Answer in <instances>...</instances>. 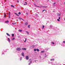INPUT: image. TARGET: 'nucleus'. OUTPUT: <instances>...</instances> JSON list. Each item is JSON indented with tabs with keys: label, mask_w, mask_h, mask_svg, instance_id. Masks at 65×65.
<instances>
[{
	"label": "nucleus",
	"mask_w": 65,
	"mask_h": 65,
	"mask_svg": "<svg viewBox=\"0 0 65 65\" xmlns=\"http://www.w3.org/2000/svg\"><path fill=\"white\" fill-rule=\"evenodd\" d=\"M17 51H20L21 50V48H17Z\"/></svg>",
	"instance_id": "f257e3e1"
},
{
	"label": "nucleus",
	"mask_w": 65,
	"mask_h": 65,
	"mask_svg": "<svg viewBox=\"0 0 65 65\" xmlns=\"http://www.w3.org/2000/svg\"><path fill=\"white\" fill-rule=\"evenodd\" d=\"M25 58L26 60H28L29 59V57L28 56H26Z\"/></svg>",
	"instance_id": "f03ea898"
},
{
	"label": "nucleus",
	"mask_w": 65,
	"mask_h": 65,
	"mask_svg": "<svg viewBox=\"0 0 65 65\" xmlns=\"http://www.w3.org/2000/svg\"><path fill=\"white\" fill-rule=\"evenodd\" d=\"M57 15L58 16H60V15H61V13H58Z\"/></svg>",
	"instance_id": "7ed1b4c3"
},
{
	"label": "nucleus",
	"mask_w": 65,
	"mask_h": 65,
	"mask_svg": "<svg viewBox=\"0 0 65 65\" xmlns=\"http://www.w3.org/2000/svg\"><path fill=\"white\" fill-rule=\"evenodd\" d=\"M21 55L22 56H23V57L24 56V53H22Z\"/></svg>",
	"instance_id": "20e7f679"
},
{
	"label": "nucleus",
	"mask_w": 65,
	"mask_h": 65,
	"mask_svg": "<svg viewBox=\"0 0 65 65\" xmlns=\"http://www.w3.org/2000/svg\"><path fill=\"white\" fill-rule=\"evenodd\" d=\"M8 41H9V42H10V40L9 38H8Z\"/></svg>",
	"instance_id": "39448f33"
},
{
	"label": "nucleus",
	"mask_w": 65,
	"mask_h": 65,
	"mask_svg": "<svg viewBox=\"0 0 65 65\" xmlns=\"http://www.w3.org/2000/svg\"><path fill=\"white\" fill-rule=\"evenodd\" d=\"M22 50H26V48H22Z\"/></svg>",
	"instance_id": "423d86ee"
},
{
	"label": "nucleus",
	"mask_w": 65,
	"mask_h": 65,
	"mask_svg": "<svg viewBox=\"0 0 65 65\" xmlns=\"http://www.w3.org/2000/svg\"><path fill=\"white\" fill-rule=\"evenodd\" d=\"M55 4H56V3H54L53 4V5H54V6H55Z\"/></svg>",
	"instance_id": "0eeeda50"
},
{
	"label": "nucleus",
	"mask_w": 65,
	"mask_h": 65,
	"mask_svg": "<svg viewBox=\"0 0 65 65\" xmlns=\"http://www.w3.org/2000/svg\"><path fill=\"white\" fill-rule=\"evenodd\" d=\"M19 32H21L22 31V30H19Z\"/></svg>",
	"instance_id": "6e6552de"
},
{
	"label": "nucleus",
	"mask_w": 65,
	"mask_h": 65,
	"mask_svg": "<svg viewBox=\"0 0 65 65\" xmlns=\"http://www.w3.org/2000/svg\"><path fill=\"white\" fill-rule=\"evenodd\" d=\"M9 22L8 21H6L5 22V23H8Z\"/></svg>",
	"instance_id": "1a4fd4ad"
},
{
	"label": "nucleus",
	"mask_w": 65,
	"mask_h": 65,
	"mask_svg": "<svg viewBox=\"0 0 65 65\" xmlns=\"http://www.w3.org/2000/svg\"><path fill=\"white\" fill-rule=\"evenodd\" d=\"M27 3H26V2H25V3L24 4V5H27Z\"/></svg>",
	"instance_id": "9d476101"
},
{
	"label": "nucleus",
	"mask_w": 65,
	"mask_h": 65,
	"mask_svg": "<svg viewBox=\"0 0 65 65\" xmlns=\"http://www.w3.org/2000/svg\"><path fill=\"white\" fill-rule=\"evenodd\" d=\"M54 60H55V59H51V61H54Z\"/></svg>",
	"instance_id": "9b49d317"
},
{
	"label": "nucleus",
	"mask_w": 65,
	"mask_h": 65,
	"mask_svg": "<svg viewBox=\"0 0 65 65\" xmlns=\"http://www.w3.org/2000/svg\"><path fill=\"white\" fill-rule=\"evenodd\" d=\"M25 24L26 25H27L28 24V23L27 22H26Z\"/></svg>",
	"instance_id": "f8f14e48"
},
{
	"label": "nucleus",
	"mask_w": 65,
	"mask_h": 65,
	"mask_svg": "<svg viewBox=\"0 0 65 65\" xmlns=\"http://www.w3.org/2000/svg\"><path fill=\"white\" fill-rule=\"evenodd\" d=\"M27 41V38H26L25 39V40L24 41V42H26Z\"/></svg>",
	"instance_id": "ddd939ff"
},
{
	"label": "nucleus",
	"mask_w": 65,
	"mask_h": 65,
	"mask_svg": "<svg viewBox=\"0 0 65 65\" xmlns=\"http://www.w3.org/2000/svg\"><path fill=\"white\" fill-rule=\"evenodd\" d=\"M44 28V25L43 26L42 29H43Z\"/></svg>",
	"instance_id": "4468645a"
},
{
	"label": "nucleus",
	"mask_w": 65,
	"mask_h": 65,
	"mask_svg": "<svg viewBox=\"0 0 65 65\" xmlns=\"http://www.w3.org/2000/svg\"><path fill=\"white\" fill-rule=\"evenodd\" d=\"M7 35H8V36H10V35H9V34H8L7 33Z\"/></svg>",
	"instance_id": "2eb2a0df"
},
{
	"label": "nucleus",
	"mask_w": 65,
	"mask_h": 65,
	"mask_svg": "<svg viewBox=\"0 0 65 65\" xmlns=\"http://www.w3.org/2000/svg\"><path fill=\"white\" fill-rule=\"evenodd\" d=\"M37 51L38 52H39V49H37Z\"/></svg>",
	"instance_id": "dca6fc26"
},
{
	"label": "nucleus",
	"mask_w": 65,
	"mask_h": 65,
	"mask_svg": "<svg viewBox=\"0 0 65 65\" xmlns=\"http://www.w3.org/2000/svg\"><path fill=\"white\" fill-rule=\"evenodd\" d=\"M30 63H29V64H28V65H30V64H31V63H32V61H30Z\"/></svg>",
	"instance_id": "f3484780"
},
{
	"label": "nucleus",
	"mask_w": 65,
	"mask_h": 65,
	"mask_svg": "<svg viewBox=\"0 0 65 65\" xmlns=\"http://www.w3.org/2000/svg\"><path fill=\"white\" fill-rule=\"evenodd\" d=\"M50 28H52V27H53V26H52V25H50Z\"/></svg>",
	"instance_id": "a211bd4d"
},
{
	"label": "nucleus",
	"mask_w": 65,
	"mask_h": 65,
	"mask_svg": "<svg viewBox=\"0 0 65 65\" xmlns=\"http://www.w3.org/2000/svg\"><path fill=\"white\" fill-rule=\"evenodd\" d=\"M12 24H13V25H15V24H16V23H12Z\"/></svg>",
	"instance_id": "6ab92c4d"
},
{
	"label": "nucleus",
	"mask_w": 65,
	"mask_h": 65,
	"mask_svg": "<svg viewBox=\"0 0 65 65\" xmlns=\"http://www.w3.org/2000/svg\"><path fill=\"white\" fill-rule=\"evenodd\" d=\"M26 32L27 33V34H29V32L27 31H26Z\"/></svg>",
	"instance_id": "aec40b11"
},
{
	"label": "nucleus",
	"mask_w": 65,
	"mask_h": 65,
	"mask_svg": "<svg viewBox=\"0 0 65 65\" xmlns=\"http://www.w3.org/2000/svg\"><path fill=\"white\" fill-rule=\"evenodd\" d=\"M11 7H13V8L14 7V6H13V5H11Z\"/></svg>",
	"instance_id": "412c9836"
},
{
	"label": "nucleus",
	"mask_w": 65,
	"mask_h": 65,
	"mask_svg": "<svg viewBox=\"0 0 65 65\" xmlns=\"http://www.w3.org/2000/svg\"><path fill=\"white\" fill-rule=\"evenodd\" d=\"M10 13H9V18H10Z\"/></svg>",
	"instance_id": "4be33fe9"
},
{
	"label": "nucleus",
	"mask_w": 65,
	"mask_h": 65,
	"mask_svg": "<svg viewBox=\"0 0 65 65\" xmlns=\"http://www.w3.org/2000/svg\"><path fill=\"white\" fill-rule=\"evenodd\" d=\"M21 12H19L18 13V14H21Z\"/></svg>",
	"instance_id": "5701e85b"
},
{
	"label": "nucleus",
	"mask_w": 65,
	"mask_h": 65,
	"mask_svg": "<svg viewBox=\"0 0 65 65\" xmlns=\"http://www.w3.org/2000/svg\"><path fill=\"white\" fill-rule=\"evenodd\" d=\"M19 19H22V20H23V21H24L25 20H23V19H22V18H19Z\"/></svg>",
	"instance_id": "b1692460"
},
{
	"label": "nucleus",
	"mask_w": 65,
	"mask_h": 65,
	"mask_svg": "<svg viewBox=\"0 0 65 65\" xmlns=\"http://www.w3.org/2000/svg\"><path fill=\"white\" fill-rule=\"evenodd\" d=\"M44 11H46V10H44L42 11V12H43Z\"/></svg>",
	"instance_id": "393cba45"
},
{
	"label": "nucleus",
	"mask_w": 65,
	"mask_h": 65,
	"mask_svg": "<svg viewBox=\"0 0 65 65\" xmlns=\"http://www.w3.org/2000/svg\"><path fill=\"white\" fill-rule=\"evenodd\" d=\"M28 28H30V25H28Z\"/></svg>",
	"instance_id": "a878e982"
},
{
	"label": "nucleus",
	"mask_w": 65,
	"mask_h": 65,
	"mask_svg": "<svg viewBox=\"0 0 65 65\" xmlns=\"http://www.w3.org/2000/svg\"><path fill=\"white\" fill-rule=\"evenodd\" d=\"M6 14H5V15H4V18H6V17H5V16H6Z\"/></svg>",
	"instance_id": "bb28decb"
},
{
	"label": "nucleus",
	"mask_w": 65,
	"mask_h": 65,
	"mask_svg": "<svg viewBox=\"0 0 65 65\" xmlns=\"http://www.w3.org/2000/svg\"><path fill=\"white\" fill-rule=\"evenodd\" d=\"M12 36H14V34H12Z\"/></svg>",
	"instance_id": "cd10ccee"
},
{
	"label": "nucleus",
	"mask_w": 65,
	"mask_h": 65,
	"mask_svg": "<svg viewBox=\"0 0 65 65\" xmlns=\"http://www.w3.org/2000/svg\"><path fill=\"white\" fill-rule=\"evenodd\" d=\"M34 51H36V49H35L34 50Z\"/></svg>",
	"instance_id": "c85d7f7f"
},
{
	"label": "nucleus",
	"mask_w": 65,
	"mask_h": 65,
	"mask_svg": "<svg viewBox=\"0 0 65 65\" xmlns=\"http://www.w3.org/2000/svg\"><path fill=\"white\" fill-rule=\"evenodd\" d=\"M14 38H13L12 39V40H14Z\"/></svg>",
	"instance_id": "c756f323"
},
{
	"label": "nucleus",
	"mask_w": 65,
	"mask_h": 65,
	"mask_svg": "<svg viewBox=\"0 0 65 65\" xmlns=\"http://www.w3.org/2000/svg\"><path fill=\"white\" fill-rule=\"evenodd\" d=\"M17 2L18 3H19V1L17 0Z\"/></svg>",
	"instance_id": "7c9ffc66"
},
{
	"label": "nucleus",
	"mask_w": 65,
	"mask_h": 65,
	"mask_svg": "<svg viewBox=\"0 0 65 65\" xmlns=\"http://www.w3.org/2000/svg\"><path fill=\"white\" fill-rule=\"evenodd\" d=\"M57 20L58 21H60V20L59 19H57Z\"/></svg>",
	"instance_id": "2f4dec72"
},
{
	"label": "nucleus",
	"mask_w": 65,
	"mask_h": 65,
	"mask_svg": "<svg viewBox=\"0 0 65 65\" xmlns=\"http://www.w3.org/2000/svg\"><path fill=\"white\" fill-rule=\"evenodd\" d=\"M52 44H55V43L53 42H52Z\"/></svg>",
	"instance_id": "473e14b6"
},
{
	"label": "nucleus",
	"mask_w": 65,
	"mask_h": 65,
	"mask_svg": "<svg viewBox=\"0 0 65 65\" xmlns=\"http://www.w3.org/2000/svg\"><path fill=\"white\" fill-rule=\"evenodd\" d=\"M16 15H17V16H19V15H18V14H17Z\"/></svg>",
	"instance_id": "72a5a7b5"
},
{
	"label": "nucleus",
	"mask_w": 65,
	"mask_h": 65,
	"mask_svg": "<svg viewBox=\"0 0 65 65\" xmlns=\"http://www.w3.org/2000/svg\"><path fill=\"white\" fill-rule=\"evenodd\" d=\"M44 52V51H41V53H43Z\"/></svg>",
	"instance_id": "f704fd0d"
},
{
	"label": "nucleus",
	"mask_w": 65,
	"mask_h": 65,
	"mask_svg": "<svg viewBox=\"0 0 65 65\" xmlns=\"http://www.w3.org/2000/svg\"><path fill=\"white\" fill-rule=\"evenodd\" d=\"M36 15H37V16H38V14H36Z\"/></svg>",
	"instance_id": "c9c22d12"
},
{
	"label": "nucleus",
	"mask_w": 65,
	"mask_h": 65,
	"mask_svg": "<svg viewBox=\"0 0 65 65\" xmlns=\"http://www.w3.org/2000/svg\"><path fill=\"white\" fill-rule=\"evenodd\" d=\"M15 13V14H16V15H17V13Z\"/></svg>",
	"instance_id": "e433bc0d"
},
{
	"label": "nucleus",
	"mask_w": 65,
	"mask_h": 65,
	"mask_svg": "<svg viewBox=\"0 0 65 65\" xmlns=\"http://www.w3.org/2000/svg\"><path fill=\"white\" fill-rule=\"evenodd\" d=\"M59 19H61V18H60V17H59Z\"/></svg>",
	"instance_id": "4c0bfd02"
},
{
	"label": "nucleus",
	"mask_w": 65,
	"mask_h": 65,
	"mask_svg": "<svg viewBox=\"0 0 65 65\" xmlns=\"http://www.w3.org/2000/svg\"><path fill=\"white\" fill-rule=\"evenodd\" d=\"M45 7V8H46V7Z\"/></svg>",
	"instance_id": "58836bf2"
},
{
	"label": "nucleus",
	"mask_w": 65,
	"mask_h": 65,
	"mask_svg": "<svg viewBox=\"0 0 65 65\" xmlns=\"http://www.w3.org/2000/svg\"><path fill=\"white\" fill-rule=\"evenodd\" d=\"M63 43H65V41H63Z\"/></svg>",
	"instance_id": "ea45409f"
},
{
	"label": "nucleus",
	"mask_w": 65,
	"mask_h": 65,
	"mask_svg": "<svg viewBox=\"0 0 65 65\" xmlns=\"http://www.w3.org/2000/svg\"><path fill=\"white\" fill-rule=\"evenodd\" d=\"M2 54H4V53H2Z\"/></svg>",
	"instance_id": "a19ab883"
},
{
	"label": "nucleus",
	"mask_w": 65,
	"mask_h": 65,
	"mask_svg": "<svg viewBox=\"0 0 65 65\" xmlns=\"http://www.w3.org/2000/svg\"><path fill=\"white\" fill-rule=\"evenodd\" d=\"M30 60H31V59H29V61H30Z\"/></svg>",
	"instance_id": "79ce46f5"
},
{
	"label": "nucleus",
	"mask_w": 65,
	"mask_h": 65,
	"mask_svg": "<svg viewBox=\"0 0 65 65\" xmlns=\"http://www.w3.org/2000/svg\"><path fill=\"white\" fill-rule=\"evenodd\" d=\"M38 7H39V6H38Z\"/></svg>",
	"instance_id": "37998d69"
},
{
	"label": "nucleus",
	"mask_w": 65,
	"mask_h": 65,
	"mask_svg": "<svg viewBox=\"0 0 65 65\" xmlns=\"http://www.w3.org/2000/svg\"><path fill=\"white\" fill-rule=\"evenodd\" d=\"M26 14H28V13H26Z\"/></svg>",
	"instance_id": "c03bdc74"
},
{
	"label": "nucleus",
	"mask_w": 65,
	"mask_h": 65,
	"mask_svg": "<svg viewBox=\"0 0 65 65\" xmlns=\"http://www.w3.org/2000/svg\"><path fill=\"white\" fill-rule=\"evenodd\" d=\"M20 60H21V58Z\"/></svg>",
	"instance_id": "a18cd8bd"
},
{
	"label": "nucleus",
	"mask_w": 65,
	"mask_h": 65,
	"mask_svg": "<svg viewBox=\"0 0 65 65\" xmlns=\"http://www.w3.org/2000/svg\"><path fill=\"white\" fill-rule=\"evenodd\" d=\"M64 20H65V19H64Z\"/></svg>",
	"instance_id": "49530a36"
}]
</instances>
